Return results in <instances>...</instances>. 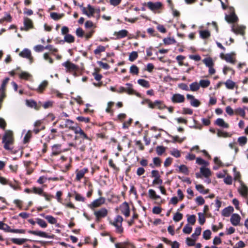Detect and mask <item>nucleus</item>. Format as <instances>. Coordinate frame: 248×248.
Here are the masks:
<instances>
[{"mask_svg":"<svg viewBox=\"0 0 248 248\" xmlns=\"http://www.w3.org/2000/svg\"><path fill=\"white\" fill-rule=\"evenodd\" d=\"M14 137L12 131L6 130L2 138V143L3 144V148L7 151L13 152V144L14 143Z\"/></svg>","mask_w":248,"mask_h":248,"instance_id":"nucleus-1","label":"nucleus"},{"mask_svg":"<svg viewBox=\"0 0 248 248\" xmlns=\"http://www.w3.org/2000/svg\"><path fill=\"white\" fill-rule=\"evenodd\" d=\"M141 104L142 105L147 104L148 107L151 109L163 110L167 108V106L165 105L164 102L160 100H156L154 101H152L150 99L146 98L142 101Z\"/></svg>","mask_w":248,"mask_h":248,"instance_id":"nucleus-2","label":"nucleus"},{"mask_svg":"<svg viewBox=\"0 0 248 248\" xmlns=\"http://www.w3.org/2000/svg\"><path fill=\"white\" fill-rule=\"evenodd\" d=\"M123 221V218L120 215L117 216L113 221H109V224L115 227V232L117 233L122 234L124 232V230L122 226Z\"/></svg>","mask_w":248,"mask_h":248,"instance_id":"nucleus-3","label":"nucleus"},{"mask_svg":"<svg viewBox=\"0 0 248 248\" xmlns=\"http://www.w3.org/2000/svg\"><path fill=\"white\" fill-rule=\"evenodd\" d=\"M32 193L43 196L46 200L48 202H50L52 198H54L53 195L44 192L43 189L40 187H33L32 188Z\"/></svg>","mask_w":248,"mask_h":248,"instance_id":"nucleus-4","label":"nucleus"},{"mask_svg":"<svg viewBox=\"0 0 248 248\" xmlns=\"http://www.w3.org/2000/svg\"><path fill=\"white\" fill-rule=\"evenodd\" d=\"M74 133L76 134L75 139L76 140H91V139L89 138L84 131L79 126L75 129Z\"/></svg>","mask_w":248,"mask_h":248,"instance_id":"nucleus-5","label":"nucleus"},{"mask_svg":"<svg viewBox=\"0 0 248 248\" xmlns=\"http://www.w3.org/2000/svg\"><path fill=\"white\" fill-rule=\"evenodd\" d=\"M67 151V149L62 148V145L61 144H54L51 146V153L50 154L51 157L57 156L61 153Z\"/></svg>","mask_w":248,"mask_h":248,"instance_id":"nucleus-6","label":"nucleus"},{"mask_svg":"<svg viewBox=\"0 0 248 248\" xmlns=\"http://www.w3.org/2000/svg\"><path fill=\"white\" fill-rule=\"evenodd\" d=\"M108 214V210L105 208H101L98 210L94 211V215L95 217V221L99 222L101 218L106 217Z\"/></svg>","mask_w":248,"mask_h":248,"instance_id":"nucleus-7","label":"nucleus"},{"mask_svg":"<svg viewBox=\"0 0 248 248\" xmlns=\"http://www.w3.org/2000/svg\"><path fill=\"white\" fill-rule=\"evenodd\" d=\"M143 5L147 6L148 8L152 11H155V10H159L161 9L162 7V4L160 2H153L152 1H149L146 2H144L143 3Z\"/></svg>","mask_w":248,"mask_h":248,"instance_id":"nucleus-8","label":"nucleus"},{"mask_svg":"<svg viewBox=\"0 0 248 248\" xmlns=\"http://www.w3.org/2000/svg\"><path fill=\"white\" fill-rule=\"evenodd\" d=\"M105 198L100 197L98 199L94 200L88 206L91 209H93L94 208L101 206L102 205L105 203Z\"/></svg>","mask_w":248,"mask_h":248,"instance_id":"nucleus-9","label":"nucleus"},{"mask_svg":"<svg viewBox=\"0 0 248 248\" xmlns=\"http://www.w3.org/2000/svg\"><path fill=\"white\" fill-rule=\"evenodd\" d=\"M234 55V53H228L226 54H224V53H221L220 54V57L221 59L224 60L227 62L234 64L235 62V59L233 57Z\"/></svg>","mask_w":248,"mask_h":248,"instance_id":"nucleus-10","label":"nucleus"},{"mask_svg":"<svg viewBox=\"0 0 248 248\" xmlns=\"http://www.w3.org/2000/svg\"><path fill=\"white\" fill-rule=\"evenodd\" d=\"M171 101L173 103H182L185 102V98L184 95L175 93L171 96Z\"/></svg>","mask_w":248,"mask_h":248,"instance_id":"nucleus-11","label":"nucleus"},{"mask_svg":"<svg viewBox=\"0 0 248 248\" xmlns=\"http://www.w3.org/2000/svg\"><path fill=\"white\" fill-rule=\"evenodd\" d=\"M121 213L125 216V217H128L130 216V208L128 203L126 202H123L120 206Z\"/></svg>","mask_w":248,"mask_h":248,"instance_id":"nucleus-12","label":"nucleus"},{"mask_svg":"<svg viewBox=\"0 0 248 248\" xmlns=\"http://www.w3.org/2000/svg\"><path fill=\"white\" fill-rule=\"evenodd\" d=\"M62 65L65 67L70 72L73 71H78L79 67L70 62L67 61L62 63Z\"/></svg>","mask_w":248,"mask_h":248,"instance_id":"nucleus-13","label":"nucleus"},{"mask_svg":"<svg viewBox=\"0 0 248 248\" xmlns=\"http://www.w3.org/2000/svg\"><path fill=\"white\" fill-rule=\"evenodd\" d=\"M88 171V168H83L80 170H77L76 171V180L77 181H80L81 179L84 177L85 174L87 173Z\"/></svg>","mask_w":248,"mask_h":248,"instance_id":"nucleus-14","label":"nucleus"},{"mask_svg":"<svg viewBox=\"0 0 248 248\" xmlns=\"http://www.w3.org/2000/svg\"><path fill=\"white\" fill-rule=\"evenodd\" d=\"M186 98L190 100V105L194 107H198L201 104L199 100L196 99L193 95L190 94H186Z\"/></svg>","mask_w":248,"mask_h":248,"instance_id":"nucleus-15","label":"nucleus"},{"mask_svg":"<svg viewBox=\"0 0 248 248\" xmlns=\"http://www.w3.org/2000/svg\"><path fill=\"white\" fill-rule=\"evenodd\" d=\"M28 233L38 236L40 237H44V238H52L50 236L48 235L46 232H42L40 231H32V230H29L28 231Z\"/></svg>","mask_w":248,"mask_h":248,"instance_id":"nucleus-16","label":"nucleus"},{"mask_svg":"<svg viewBox=\"0 0 248 248\" xmlns=\"http://www.w3.org/2000/svg\"><path fill=\"white\" fill-rule=\"evenodd\" d=\"M245 27L244 26H233L232 31L236 34L244 35L245 33Z\"/></svg>","mask_w":248,"mask_h":248,"instance_id":"nucleus-17","label":"nucleus"},{"mask_svg":"<svg viewBox=\"0 0 248 248\" xmlns=\"http://www.w3.org/2000/svg\"><path fill=\"white\" fill-rule=\"evenodd\" d=\"M24 30L28 31L29 30L33 28L32 21L28 17L24 18Z\"/></svg>","mask_w":248,"mask_h":248,"instance_id":"nucleus-18","label":"nucleus"},{"mask_svg":"<svg viewBox=\"0 0 248 248\" xmlns=\"http://www.w3.org/2000/svg\"><path fill=\"white\" fill-rule=\"evenodd\" d=\"M19 55L25 58H27L30 60L31 62H32L33 58L31 56V52L28 49L25 48L23 51H22L20 53Z\"/></svg>","mask_w":248,"mask_h":248,"instance_id":"nucleus-19","label":"nucleus"},{"mask_svg":"<svg viewBox=\"0 0 248 248\" xmlns=\"http://www.w3.org/2000/svg\"><path fill=\"white\" fill-rule=\"evenodd\" d=\"M87 8L88 9L89 12L87 11L86 8L83 7L82 9V13L84 14L87 15L88 17L93 16V14L95 13V9L93 7H92L90 4L88 5Z\"/></svg>","mask_w":248,"mask_h":248,"instance_id":"nucleus-20","label":"nucleus"},{"mask_svg":"<svg viewBox=\"0 0 248 248\" xmlns=\"http://www.w3.org/2000/svg\"><path fill=\"white\" fill-rule=\"evenodd\" d=\"M48 85V82L47 80H44L39 85L36 89H33V90L36 91L38 93H42L46 90V88Z\"/></svg>","mask_w":248,"mask_h":248,"instance_id":"nucleus-21","label":"nucleus"},{"mask_svg":"<svg viewBox=\"0 0 248 248\" xmlns=\"http://www.w3.org/2000/svg\"><path fill=\"white\" fill-rule=\"evenodd\" d=\"M238 17L235 14L234 12H232L229 15L225 16V20L228 22L231 23H235L237 21Z\"/></svg>","mask_w":248,"mask_h":248,"instance_id":"nucleus-22","label":"nucleus"},{"mask_svg":"<svg viewBox=\"0 0 248 248\" xmlns=\"http://www.w3.org/2000/svg\"><path fill=\"white\" fill-rule=\"evenodd\" d=\"M240 216L238 214H233L231 217L230 221L233 225L237 226L240 222Z\"/></svg>","mask_w":248,"mask_h":248,"instance_id":"nucleus-23","label":"nucleus"},{"mask_svg":"<svg viewBox=\"0 0 248 248\" xmlns=\"http://www.w3.org/2000/svg\"><path fill=\"white\" fill-rule=\"evenodd\" d=\"M114 35L116 36L117 39H120L126 37L128 35V31L126 30H122L119 31H115Z\"/></svg>","mask_w":248,"mask_h":248,"instance_id":"nucleus-24","label":"nucleus"},{"mask_svg":"<svg viewBox=\"0 0 248 248\" xmlns=\"http://www.w3.org/2000/svg\"><path fill=\"white\" fill-rule=\"evenodd\" d=\"M161 240L168 245H171V248H179L180 244L177 241H174L172 243L171 241L164 237L161 238Z\"/></svg>","mask_w":248,"mask_h":248,"instance_id":"nucleus-25","label":"nucleus"},{"mask_svg":"<svg viewBox=\"0 0 248 248\" xmlns=\"http://www.w3.org/2000/svg\"><path fill=\"white\" fill-rule=\"evenodd\" d=\"M10 240L14 244L18 245H21L27 241H32V240H29L26 238H12Z\"/></svg>","mask_w":248,"mask_h":248,"instance_id":"nucleus-26","label":"nucleus"},{"mask_svg":"<svg viewBox=\"0 0 248 248\" xmlns=\"http://www.w3.org/2000/svg\"><path fill=\"white\" fill-rule=\"evenodd\" d=\"M64 123V126L66 127V128H69L74 131H75V129L78 127L75 126V125H77V124H75L74 121L69 119H66Z\"/></svg>","mask_w":248,"mask_h":248,"instance_id":"nucleus-27","label":"nucleus"},{"mask_svg":"<svg viewBox=\"0 0 248 248\" xmlns=\"http://www.w3.org/2000/svg\"><path fill=\"white\" fill-rule=\"evenodd\" d=\"M233 208L232 206H230L226 207L222 211V216L225 217H228L230 216L231 214L233 212Z\"/></svg>","mask_w":248,"mask_h":248,"instance_id":"nucleus-28","label":"nucleus"},{"mask_svg":"<svg viewBox=\"0 0 248 248\" xmlns=\"http://www.w3.org/2000/svg\"><path fill=\"white\" fill-rule=\"evenodd\" d=\"M240 194L244 197H247L248 195V187L244 184H242L241 187L238 189Z\"/></svg>","mask_w":248,"mask_h":248,"instance_id":"nucleus-29","label":"nucleus"},{"mask_svg":"<svg viewBox=\"0 0 248 248\" xmlns=\"http://www.w3.org/2000/svg\"><path fill=\"white\" fill-rule=\"evenodd\" d=\"M148 195L149 198L152 200H157L161 199V197L157 195L155 191L152 189H150L148 190Z\"/></svg>","mask_w":248,"mask_h":248,"instance_id":"nucleus-30","label":"nucleus"},{"mask_svg":"<svg viewBox=\"0 0 248 248\" xmlns=\"http://www.w3.org/2000/svg\"><path fill=\"white\" fill-rule=\"evenodd\" d=\"M215 124L219 126L223 127V128H228L229 127V124L225 123L223 119L218 118L216 120L215 122Z\"/></svg>","mask_w":248,"mask_h":248,"instance_id":"nucleus-31","label":"nucleus"},{"mask_svg":"<svg viewBox=\"0 0 248 248\" xmlns=\"http://www.w3.org/2000/svg\"><path fill=\"white\" fill-rule=\"evenodd\" d=\"M178 167L179 169L178 170H176L177 172L182 173L185 175L189 174V170L186 166L185 165H181Z\"/></svg>","mask_w":248,"mask_h":248,"instance_id":"nucleus-32","label":"nucleus"},{"mask_svg":"<svg viewBox=\"0 0 248 248\" xmlns=\"http://www.w3.org/2000/svg\"><path fill=\"white\" fill-rule=\"evenodd\" d=\"M201 173L203 176L206 178H208L211 175V172L209 169L204 167H201L200 168Z\"/></svg>","mask_w":248,"mask_h":248,"instance_id":"nucleus-33","label":"nucleus"},{"mask_svg":"<svg viewBox=\"0 0 248 248\" xmlns=\"http://www.w3.org/2000/svg\"><path fill=\"white\" fill-rule=\"evenodd\" d=\"M60 134L58 132L57 129L56 128H52L50 129V133L49 135V138L50 139H55L57 137L60 136Z\"/></svg>","mask_w":248,"mask_h":248,"instance_id":"nucleus-34","label":"nucleus"},{"mask_svg":"<svg viewBox=\"0 0 248 248\" xmlns=\"http://www.w3.org/2000/svg\"><path fill=\"white\" fill-rule=\"evenodd\" d=\"M64 16V14H59L56 12H52L50 14L51 18L54 20H58L62 18Z\"/></svg>","mask_w":248,"mask_h":248,"instance_id":"nucleus-35","label":"nucleus"},{"mask_svg":"<svg viewBox=\"0 0 248 248\" xmlns=\"http://www.w3.org/2000/svg\"><path fill=\"white\" fill-rule=\"evenodd\" d=\"M226 88L229 90H232L235 86V83L231 79H228L224 82Z\"/></svg>","mask_w":248,"mask_h":248,"instance_id":"nucleus-36","label":"nucleus"},{"mask_svg":"<svg viewBox=\"0 0 248 248\" xmlns=\"http://www.w3.org/2000/svg\"><path fill=\"white\" fill-rule=\"evenodd\" d=\"M200 85L197 82H194L190 84L189 90L192 92H196L199 90Z\"/></svg>","mask_w":248,"mask_h":248,"instance_id":"nucleus-37","label":"nucleus"},{"mask_svg":"<svg viewBox=\"0 0 248 248\" xmlns=\"http://www.w3.org/2000/svg\"><path fill=\"white\" fill-rule=\"evenodd\" d=\"M138 83L139 84H140V86L146 88H148L150 87V83L147 80H146L143 79H139L138 80Z\"/></svg>","mask_w":248,"mask_h":248,"instance_id":"nucleus-38","label":"nucleus"},{"mask_svg":"<svg viewBox=\"0 0 248 248\" xmlns=\"http://www.w3.org/2000/svg\"><path fill=\"white\" fill-rule=\"evenodd\" d=\"M27 104L28 106L31 108H34L36 110L39 109L40 107H38L36 102L34 100H28L26 101Z\"/></svg>","mask_w":248,"mask_h":248,"instance_id":"nucleus-39","label":"nucleus"},{"mask_svg":"<svg viewBox=\"0 0 248 248\" xmlns=\"http://www.w3.org/2000/svg\"><path fill=\"white\" fill-rule=\"evenodd\" d=\"M133 210L134 211V214L132 216V217L131 219L128 221V222H127L129 226L134 224L135 220L138 219V217H139V215L135 212L136 209H135L134 207H133Z\"/></svg>","mask_w":248,"mask_h":248,"instance_id":"nucleus-40","label":"nucleus"},{"mask_svg":"<svg viewBox=\"0 0 248 248\" xmlns=\"http://www.w3.org/2000/svg\"><path fill=\"white\" fill-rule=\"evenodd\" d=\"M64 40L68 43H72L75 42V37L70 34H66L64 37Z\"/></svg>","mask_w":248,"mask_h":248,"instance_id":"nucleus-41","label":"nucleus"},{"mask_svg":"<svg viewBox=\"0 0 248 248\" xmlns=\"http://www.w3.org/2000/svg\"><path fill=\"white\" fill-rule=\"evenodd\" d=\"M203 62L205 64V65L209 67L211 66H214V63L211 58H206L202 60Z\"/></svg>","mask_w":248,"mask_h":248,"instance_id":"nucleus-42","label":"nucleus"},{"mask_svg":"<svg viewBox=\"0 0 248 248\" xmlns=\"http://www.w3.org/2000/svg\"><path fill=\"white\" fill-rule=\"evenodd\" d=\"M200 35L202 39H207L211 35L210 32L207 30L200 31Z\"/></svg>","mask_w":248,"mask_h":248,"instance_id":"nucleus-43","label":"nucleus"},{"mask_svg":"<svg viewBox=\"0 0 248 248\" xmlns=\"http://www.w3.org/2000/svg\"><path fill=\"white\" fill-rule=\"evenodd\" d=\"M199 85H200V87H202V88H207L210 85V81L208 79L200 80L199 82Z\"/></svg>","mask_w":248,"mask_h":248,"instance_id":"nucleus-44","label":"nucleus"},{"mask_svg":"<svg viewBox=\"0 0 248 248\" xmlns=\"http://www.w3.org/2000/svg\"><path fill=\"white\" fill-rule=\"evenodd\" d=\"M36 223L41 228H45L47 226V224L46 222L43 219L39 218L36 219Z\"/></svg>","mask_w":248,"mask_h":248,"instance_id":"nucleus-45","label":"nucleus"},{"mask_svg":"<svg viewBox=\"0 0 248 248\" xmlns=\"http://www.w3.org/2000/svg\"><path fill=\"white\" fill-rule=\"evenodd\" d=\"M130 73L132 75H138L139 73V69L136 65H132L130 67Z\"/></svg>","mask_w":248,"mask_h":248,"instance_id":"nucleus-46","label":"nucleus"},{"mask_svg":"<svg viewBox=\"0 0 248 248\" xmlns=\"http://www.w3.org/2000/svg\"><path fill=\"white\" fill-rule=\"evenodd\" d=\"M19 76L21 79L28 80L31 77V75L28 72H22L19 75Z\"/></svg>","mask_w":248,"mask_h":248,"instance_id":"nucleus-47","label":"nucleus"},{"mask_svg":"<svg viewBox=\"0 0 248 248\" xmlns=\"http://www.w3.org/2000/svg\"><path fill=\"white\" fill-rule=\"evenodd\" d=\"M46 219L51 224H55L57 222V219L51 215H46Z\"/></svg>","mask_w":248,"mask_h":248,"instance_id":"nucleus-48","label":"nucleus"},{"mask_svg":"<svg viewBox=\"0 0 248 248\" xmlns=\"http://www.w3.org/2000/svg\"><path fill=\"white\" fill-rule=\"evenodd\" d=\"M247 138L245 136L240 137L238 139V142L241 146H244L247 142Z\"/></svg>","mask_w":248,"mask_h":248,"instance_id":"nucleus-49","label":"nucleus"},{"mask_svg":"<svg viewBox=\"0 0 248 248\" xmlns=\"http://www.w3.org/2000/svg\"><path fill=\"white\" fill-rule=\"evenodd\" d=\"M138 57V52L136 51H132L130 53L129 55L128 60L130 62H134L136 60Z\"/></svg>","mask_w":248,"mask_h":248,"instance_id":"nucleus-50","label":"nucleus"},{"mask_svg":"<svg viewBox=\"0 0 248 248\" xmlns=\"http://www.w3.org/2000/svg\"><path fill=\"white\" fill-rule=\"evenodd\" d=\"M234 112L235 114L240 115L243 118H244L245 117L246 113L245 110L243 108H237L235 110Z\"/></svg>","mask_w":248,"mask_h":248,"instance_id":"nucleus-51","label":"nucleus"},{"mask_svg":"<svg viewBox=\"0 0 248 248\" xmlns=\"http://www.w3.org/2000/svg\"><path fill=\"white\" fill-rule=\"evenodd\" d=\"M163 42L165 45H171L174 44L176 43V41L174 38H171L170 37L165 38L163 39Z\"/></svg>","mask_w":248,"mask_h":248,"instance_id":"nucleus-52","label":"nucleus"},{"mask_svg":"<svg viewBox=\"0 0 248 248\" xmlns=\"http://www.w3.org/2000/svg\"><path fill=\"white\" fill-rule=\"evenodd\" d=\"M126 85L127 86V87L125 88V92L128 94H134L135 91L132 88V84L130 83H126Z\"/></svg>","mask_w":248,"mask_h":248,"instance_id":"nucleus-53","label":"nucleus"},{"mask_svg":"<svg viewBox=\"0 0 248 248\" xmlns=\"http://www.w3.org/2000/svg\"><path fill=\"white\" fill-rule=\"evenodd\" d=\"M10 78H6L2 81V83L0 87V91H6V86L9 81Z\"/></svg>","mask_w":248,"mask_h":248,"instance_id":"nucleus-54","label":"nucleus"},{"mask_svg":"<svg viewBox=\"0 0 248 248\" xmlns=\"http://www.w3.org/2000/svg\"><path fill=\"white\" fill-rule=\"evenodd\" d=\"M106 48L105 46H97V48L94 50V53L95 55H99L100 53L105 51Z\"/></svg>","mask_w":248,"mask_h":248,"instance_id":"nucleus-55","label":"nucleus"},{"mask_svg":"<svg viewBox=\"0 0 248 248\" xmlns=\"http://www.w3.org/2000/svg\"><path fill=\"white\" fill-rule=\"evenodd\" d=\"M165 147L163 146H157L156 148V152L158 155H161L165 152Z\"/></svg>","mask_w":248,"mask_h":248,"instance_id":"nucleus-56","label":"nucleus"},{"mask_svg":"<svg viewBox=\"0 0 248 248\" xmlns=\"http://www.w3.org/2000/svg\"><path fill=\"white\" fill-rule=\"evenodd\" d=\"M171 139H172L173 142H178L181 143L184 140L186 139V137H184L182 138H180L179 136H171Z\"/></svg>","mask_w":248,"mask_h":248,"instance_id":"nucleus-57","label":"nucleus"},{"mask_svg":"<svg viewBox=\"0 0 248 248\" xmlns=\"http://www.w3.org/2000/svg\"><path fill=\"white\" fill-rule=\"evenodd\" d=\"M192 231V228L188 224H186L183 229V232L186 234H190Z\"/></svg>","mask_w":248,"mask_h":248,"instance_id":"nucleus-58","label":"nucleus"},{"mask_svg":"<svg viewBox=\"0 0 248 248\" xmlns=\"http://www.w3.org/2000/svg\"><path fill=\"white\" fill-rule=\"evenodd\" d=\"M74 194L75 195V200L77 201L82 202L85 201V198L81 196L80 194L77 193L76 191H74Z\"/></svg>","mask_w":248,"mask_h":248,"instance_id":"nucleus-59","label":"nucleus"},{"mask_svg":"<svg viewBox=\"0 0 248 248\" xmlns=\"http://www.w3.org/2000/svg\"><path fill=\"white\" fill-rule=\"evenodd\" d=\"M183 216L182 214L179 212H177L174 214L173 217V219L175 222H178L183 218Z\"/></svg>","mask_w":248,"mask_h":248,"instance_id":"nucleus-60","label":"nucleus"},{"mask_svg":"<svg viewBox=\"0 0 248 248\" xmlns=\"http://www.w3.org/2000/svg\"><path fill=\"white\" fill-rule=\"evenodd\" d=\"M153 163L154 165L156 167H159L161 166V159L158 157H155L153 158Z\"/></svg>","mask_w":248,"mask_h":248,"instance_id":"nucleus-61","label":"nucleus"},{"mask_svg":"<svg viewBox=\"0 0 248 248\" xmlns=\"http://www.w3.org/2000/svg\"><path fill=\"white\" fill-rule=\"evenodd\" d=\"M199 221L201 225H203L205 222V217L204 215V213H199Z\"/></svg>","mask_w":248,"mask_h":248,"instance_id":"nucleus-62","label":"nucleus"},{"mask_svg":"<svg viewBox=\"0 0 248 248\" xmlns=\"http://www.w3.org/2000/svg\"><path fill=\"white\" fill-rule=\"evenodd\" d=\"M211 232L209 230H206L203 232V238L205 240H209L211 238Z\"/></svg>","mask_w":248,"mask_h":248,"instance_id":"nucleus-63","label":"nucleus"},{"mask_svg":"<svg viewBox=\"0 0 248 248\" xmlns=\"http://www.w3.org/2000/svg\"><path fill=\"white\" fill-rule=\"evenodd\" d=\"M127 242L116 243L115 244V248H127L126 246L128 245Z\"/></svg>","mask_w":248,"mask_h":248,"instance_id":"nucleus-64","label":"nucleus"}]
</instances>
